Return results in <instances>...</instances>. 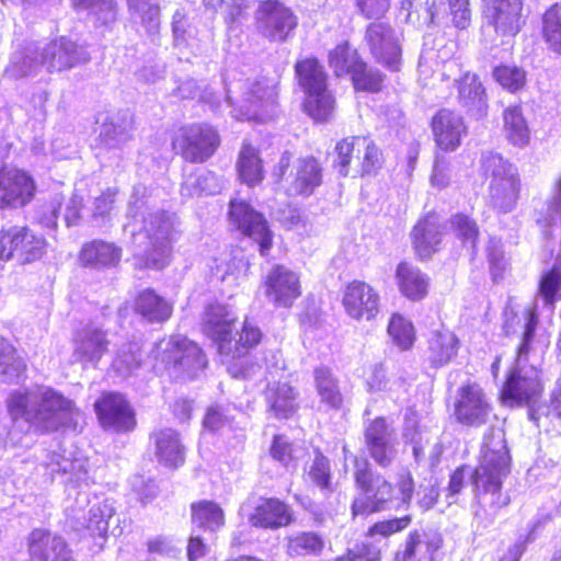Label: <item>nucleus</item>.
<instances>
[{
  "instance_id": "1",
  "label": "nucleus",
  "mask_w": 561,
  "mask_h": 561,
  "mask_svg": "<svg viewBox=\"0 0 561 561\" xmlns=\"http://www.w3.org/2000/svg\"><path fill=\"white\" fill-rule=\"evenodd\" d=\"M5 409L15 426L37 433L62 427L76 431L83 419L73 401L43 385L12 390L5 399Z\"/></svg>"
},
{
  "instance_id": "2",
  "label": "nucleus",
  "mask_w": 561,
  "mask_h": 561,
  "mask_svg": "<svg viewBox=\"0 0 561 561\" xmlns=\"http://www.w3.org/2000/svg\"><path fill=\"white\" fill-rule=\"evenodd\" d=\"M511 455L502 428L485 433L479 466L471 479L476 497L497 511L510 504V496L502 492L503 480L511 471Z\"/></svg>"
},
{
  "instance_id": "3",
  "label": "nucleus",
  "mask_w": 561,
  "mask_h": 561,
  "mask_svg": "<svg viewBox=\"0 0 561 561\" xmlns=\"http://www.w3.org/2000/svg\"><path fill=\"white\" fill-rule=\"evenodd\" d=\"M179 222L174 215L164 211L148 214L142 218V226L130 229L135 265L139 268L162 270L170 263L172 244L179 237Z\"/></svg>"
},
{
  "instance_id": "4",
  "label": "nucleus",
  "mask_w": 561,
  "mask_h": 561,
  "mask_svg": "<svg viewBox=\"0 0 561 561\" xmlns=\"http://www.w3.org/2000/svg\"><path fill=\"white\" fill-rule=\"evenodd\" d=\"M523 319L524 330L515 365L511 368L501 391V399L508 407L533 404L540 398L543 390L539 371L534 364H529V357L535 352L534 333L538 319L533 309L525 310Z\"/></svg>"
},
{
  "instance_id": "5",
  "label": "nucleus",
  "mask_w": 561,
  "mask_h": 561,
  "mask_svg": "<svg viewBox=\"0 0 561 561\" xmlns=\"http://www.w3.org/2000/svg\"><path fill=\"white\" fill-rule=\"evenodd\" d=\"M237 321L236 312L220 304L208 306L203 319V331L216 343L218 352L233 358L245 355L262 339L261 330L252 322L244 320L238 331Z\"/></svg>"
},
{
  "instance_id": "6",
  "label": "nucleus",
  "mask_w": 561,
  "mask_h": 561,
  "mask_svg": "<svg viewBox=\"0 0 561 561\" xmlns=\"http://www.w3.org/2000/svg\"><path fill=\"white\" fill-rule=\"evenodd\" d=\"M482 169L489 179V203L500 213L512 211L519 198L520 180L517 169L497 153H486Z\"/></svg>"
},
{
  "instance_id": "7",
  "label": "nucleus",
  "mask_w": 561,
  "mask_h": 561,
  "mask_svg": "<svg viewBox=\"0 0 561 561\" xmlns=\"http://www.w3.org/2000/svg\"><path fill=\"white\" fill-rule=\"evenodd\" d=\"M273 176L284 181L289 196H310L322 183V167L313 157L293 160V154L285 151L273 171Z\"/></svg>"
},
{
  "instance_id": "8",
  "label": "nucleus",
  "mask_w": 561,
  "mask_h": 561,
  "mask_svg": "<svg viewBox=\"0 0 561 561\" xmlns=\"http://www.w3.org/2000/svg\"><path fill=\"white\" fill-rule=\"evenodd\" d=\"M296 73L306 93V112L316 121H327L333 112L334 100L327 89L323 67L314 59H306L296 65Z\"/></svg>"
},
{
  "instance_id": "9",
  "label": "nucleus",
  "mask_w": 561,
  "mask_h": 561,
  "mask_svg": "<svg viewBox=\"0 0 561 561\" xmlns=\"http://www.w3.org/2000/svg\"><path fill=\"white\" fill-rule=\"evenodd\" d=\"M335 151L334 167L343 176L351 171L362 176L373 174L381 167V152L367 137L344 138L336 144Z\"/></svg>"
},
{
  "instance_id": "10",
  "label": "nucleus",
  "mask_w": 561,
  "mask_h": 561,
  "mask_svg": "<svg viewBox=\"0 0 561 561\" xmlns=\"http://www.w3.org/2000/svg\"><path fill=\"white\" fill-rule=\"evenodd\" d=\"M46 248L45 237L28 226L13 225L0 229V261L31 264L44 256Z\"/></svg>"
},
{
  "instance_id": "11",
  "label": "nucleus",
  "mask_w": 561,
  "mask_h": 561,
  "mask_svg": "<svg viewBox=\"0 0 561 561\" xmlns=\"http://www.w3.org/2000/svg\"><path fill=\"white\" fill-rule=\"evenodd\" d=\"M157 357L172 375L195 378L207 365L202 348L185 336H172L157 345Z\"/></svg>"
},
{
  "instance_id": "12",
  "label": "nucleus",
  "mask_w": 561,
  "mask_h": 561,
  "mask_svg": "<svg viewBox=\"0 0 561 561\" xmlns=\"http://www.w3.org/2000/svg\"><path fill=\"white\" fill-rule=\"evenodd\" d=\"M354 479L360 495L355 499L352 511L354 515H364L383 508L392 496V485L382 476L374 474L366 459L355 457Z\"/></svg>"
},
{
  "instance_id": "13",
  "label": "nucleus",
  "mask_w": 561,
  "mask_h": 561,
  "mask_svg": "<svg viewBox=\"0 0 561 561\" xmlns=\"http://www.w3.org/2000/svg\"><path fill=\"white\" fill-rule=\"evenodd\" d=\"M276 87L266 79L248 81L242 93V104L233 110V116L240 121L265 122L275 113Z\"/></svg>"
},
{
  "instance_id": "14",
  "label": "nucleus",
  "mask_w": 561,
  "mask_h": 561,
  "mask_svg": "<svg viewBox=\"0 0 561 561\" xmlns=\"http://www.w3.org/2000/svg\"><path fill=\"white\" fill-rule=\"evenodd\" d=\"M229 218L238 230L259 244L261 255L268 253L273 244V232L261 213L243 201H231Z\"/></svg>"
},
{
  "instance_id": "15",
  "label": "nucleus",
  "mask_w": 561,
  "mask_h": 561,
  "mask_svg": "<svg viewBox=\"0 0 561 561\" xmlns=\"http://www.w3.org/2000/svg\"><path fill=\"white\" fill-rule=\"evenodd\" d=\"M260 33L273 42H285L298 24L293 11L277 0L263 2L256 12Z\"/></svg>"
},
{
  "instance_id": "16",
  "label": "nucleus",
  "mask_w": 561,
  "mask_h": 561,
  "mask_svg": "<svg viewBox=\"0 0 561 561\" xmlns=\"http://www.w3.org/2000/svg\"><path fill=\"white\" fill-rule=\"evenodd\" d=\"M174 146L186 161L199 163L214 154L219 146V136L211 126L191 125L181 130Z\"/></svg>"
},
{
  "instance_id": "17",
  "label": "nucleus",
  "mask_w": 561,
  "mask_h": 561,
  "mask_svg": "<svg viewBox=\"0 0 561 561\" xmlns=\"http://www.w3.org/2000/svg\"><path fill=\"white\" fill-rule=\"evenodd\" d=\"M364 41L377 61L392 70L399 69L401 47L399 37L390 24L381 21L368 24Z\"/></svg>"
},
{
  "instance_id": "18",
  "label": "nucleus",
  "mask_w": 561,
  "mask_h": 561,
  "mask_svg": "<svg viewBox=\"0 0 561 561\" xmlns=\"http://www.w3.org/2000/svg\"><path fill=\"white\" fill-rule=\"evenodd\" d=\"M484 18L503 37L515 36L525 24L523 0H484Z\"/></svg>"
},
{
  "instance_id": "19",
  "label": "nucleus",
  "mask_w": 561,
  "mask_h": 561,
  "mask_svg": "<svg viewBox=\"0 0 561 561\" xmlns=\"http://www.w3.org/2000/svg\"><path fill=\"white\" fill-rule=\"evenodd\" d=\"M33 178L16 169L0 171V209H16L27 205L35 196Z\"/></svg>"
},
{
  "instance_id": "20",
  "label": "nucleus",
  "mask_w": 561,
  "mask_h": 561,
  "mask_svg": "<svg viewBox=\"0 0 561 561\" xmlns=\"http://www.w3.org/2000/svg\"><path fill=\"white\" fill-rule=\"evenodd\" d=\"M342 304L352 319L371 321L379 313L380 297L368 283L353 280L344 289Z\"/></svg>"
},
{
  "instance_id": "21",
  "label": "nucleus",
  "mask_w": 561,
  "mask_h": 561,
  "mask_svg": "<svg viewBox=\"0 0 561 561\" xmlns=\"http://www.w3.org/2000/svg\"><path fill=\"white\" fill-rule=\"evenodd\" d=\"M30 561H75L67 541L45 528H35L26 537Z\"/></svg>"
},
{
  "instance_id": "22",
  "label": "nucleus",
  "mask_w": 561,
  "mask_h": 561,
  "mask_svg": "<svg viewBox=\"0 0 561 561\" xmlns=\"http://www.w3.org/2000/svg\"><path fill=\"white\" fill-rule=\"evenodd\" d=\"M490 413L491 407L479 385L468 383L459 388L455 405V415L459 423L478 427L488 422Z\"/></svg>"
},
{
  "instance_id": "23",
  "label": "nucleus",
  "mask_w": 561,
  "mask_h": 561,
  "mask_svg": "<svg viewBox=\"0 0 561 561\" xmlns=\"http://www.w3.org/2000/svg\"><path fill=\"white\" fill-rule=\"evenodd\" d=\"M94 407L104 428L125 432L133 430L136 425L134 411L121 393H104Z\"/></svg>"
},
{
  "instance_id": "24",
  "label": "nucleus",
  "mask_w": 561,
  "mask_h": 561,
  "mask_svg": "<svg viewBox=\"0 0 561 561\" xmlns=\"http://www.w3.org/2000/svg\"><path fill=\"white\" fill-rule=\"evenodd\" d=\"M266 297L276 307H290L301 295L299 275L284 265L274 266L264 280Z\"/></svg>"
},
{
  "instance_id": "25",
  "label": "nucleus",
  "mask_w": 561,
  "mask_h": 561,
  "mask_svg": "<svg viewBox=\"0 0 561 561\" xmlns=\"http://www.w3.org/2000/svg\"><path fill=\"white\" fill-rule=\"evenodd\" d=\"M365 444L370 457L380 467L390 466L397 456L393 430L382 417H377L366 427Z\"/></svg>"
},
{
  "instance_id": "26",
  "label": "nucleus",
  "mask_w": 561,
  "mask_h": 561,
  "mask_svg": "<svg viewBox=\"0 0 561 561\" xmlns=\"http://www.w3.org/2000/svg\"><path fill=\"white\" fill-rule=\"evenodd\" d=\"M43 66L49 71H61L87 62L88 54L72 41L60 37L39 48Z\"/></svg>"
},
{
  "instance_id": "27",
  "label": "nucleus",
  "mask_w": 561,
  "mask_h": 561,
  "mask_svg": "<svg viewBox=\"0 0 561 561\" xmlns=\"http://www.w3.org/2000/svg\"><path fill=\"white\" fill-rule=\"evenodd\" d=\"M432 129L437 146L445 151L457 149L467 134L463 118L447 108L440 110L433 117Z\"/></svg>"
},
{
  "instance_id": "28",
  "label": "nucleus",
  "mask_w": 561,
  "mask_h": 561,
  "mask_svg": "<svg viewBox=\"0 0 561 561\" xmlns=\"http://www.w3.org/2000/svg\"><path fill=\"white\" fill-rule=\"evenodd\" d=\"M457 44L454 41H447L439 45L437 49H425L419 61V70L426 75L433 69L439 72L443 79H451L460 72V64L455 58Z\"/></svg>"
},
{
  "instance_id": "29",
  "label": "nucleus",
  "mask_w": 561,
  "mask_h": 561,
  "mask_svg": "<svg viewBox=\"0 0 561 561\" xmlns=\"http://www.w3.org/2000/svg\"><path fill=\"white\" fill-rule=\"evenodd\" d=\"M107 346L106 333L96 327L89 325L79 333L75 341L72 360L95 366L106 353Z\"/></svg>"
},
{
  "instance_id": "30",
  "label": "nucleus",
  "mask_w": 561,
  "mask_h": 561,
  "mask_svg": "<svg viewBox=\"0 0 561 561\" xmlns=\"http://www.w3.org/2000/svg\"><path fill=\"white\" fill-rule=\"evenodd\" d=\"M411 237L416 254L421 259L430 257L437 251L442 240V226L438 216L427 214L420 219L414 226Z\"/></svg>"
},
{
  "instance_id": "31",
  "label": "nucleus",
  "mask_w": 561,
  "mask_h": 561,
  "mask_svg": "<svg viewBox=\"0 0 561 561\" xmlns=\"http://www.w3.org/2000/svg\"><path fill=\"white\" fill-rule=\"evenodd\" d=\"M293 522V512L287 504L277 499H264L250 516L255 527L277 529Z\"/></svg>"
},
{
  "instance_id": "32",
  "label": "nucleus",
  "mask_w": 561,
  "mask_h": 561,
  "mask_svg": "<svg viewBox=\"0 0 561 561\" xmlns=\"http://www.w3.org/2000/svg\"><path fill=\"white\" fill-rule=\"evenodd\" d=\"M122 257V249L113 242L93 240L82 245L79 261L83 266L108 268L116 266Z\"/></svg>"
},
{
  "instance_id": "33",
  "label": "nucleus",
  "mask_w": 561,
  "mask_h": 561,
  "mask_svg": "<svg viewBox=\"0 0 561 561\" xmlns=\"http://www.w3.org/2000/svg\"><path fill=\"white\" fill-rule=\"evenodd\" d=\"M297 396L296 390L285 381L268 383L265 390L270 411L279 419H288L297 411Z\"/></svg>"
},
{
  "instance_id": "34",
  "label": "nucleus",
  "mask_w": 561,
  "mask_h": 561,
  "mask_svg": "<svg viewBox=\"0 0 561 561\" xmlns=\"http://www.w3.org/2000/svg\"><path fill=\"white\" fill-rule=\"evenodd\" d=\"M396 276L399 289L410 300H421L428 291V277L420 268L402 262L398 265Z\"/></svg>"
},
{
  "instance_id": "35",
  "label": "nucleus",
  "mask_w": 561,
  "mask_h": 561,
  "mask_svg": "<svg viewBox=\"0 0 561 561\" xmlns=\"http://www.w3.org/2000/svg\"><path fill=\"white\" fill-rule=\"evenodd\" d=\"M135 311L148 322H163L172 314V304L152 289H145L135 300Z\"/></svg>"
},
{
  "instance_id": "36",
  "label": "nucleus",
  "mask_w": 561,
  "mask_h": 561,
  "mask_svg": "<svg viewBox=\"0 0 561 561\" xmlns=\"http://www.w3.org/2000/svg\"><path fill=\"white\" fill-rule=\"evenodd\" d=\"M156 456L167 467L176 468L184 462V446L179 434L171 430H161L154 435Z\"/></svg>"
},
{
  "instance_id": "37",
  "label": "nucleus",
  "mask_w": 561,
  "mask_h": 561,
  "mask_svg": "<svg viewBox=\"0 0 561 561\" xmlns=\"http://www.w3.org/2000/svg\"><path fill=\"white\" fill-rule=\"evenodd\" d=\"M224 183L214 172L204 169H196L185 176L181 194L184 197L193 198L203 194L213 195L221 191Z\"/></svg>"
},
{
  "instance_id": "38",
  "label": "nucleus",
  "mask_w": 561,
  "mask_h": 561,
  "mask_svg": "<svg viewBox=\"0 0 561 561\" xmlns=\"http://www.w3.org/2000/svg\"><path fill=\"white\" fill-rule=\"evenodd\" d=\"M459 102L470 112L484 115L486 100L484 88L474 73L466 72L458 82Z\"/></svg>"
},
{
  "instance_id": "39",
  "label": "nucleus",
  "mask_w": 561,
  "mask_h": 561,
  "mask_svg": "<svg viewBox=\"0 0 561 561\" xmlns=\"http://www.w3.org/2000/svg\"><path fill=\"white\" fill-rule=\"evenodd\" d=\"M240 180L249 186L260 184L264 179V169L259 150L250 144H243L237 161Z\"/></svg>"
},
{
  "instance_id": "40",
  "label": "nucleus",
  "mask_w": 561,
  "mask_h": 561,
  "mask_svg": "<svg viewBox=\"0 0 561 561\" xmlns=\"http://www.w3.org/2000/svg\"><path fill=\"white\" fill-rule=\"evenodd\" d=\"M457 337L449 331H435L427 342V356L432 364L443 366L457 353Z\"/></svg>"
},
{
  "instance_id": "41",
  "label": "nucleus",
  "mask_w": 561,
  "mask_h": 561,
  "mask_svg": "<svg viewBox=\"0 0 561 561\" xmlns=\"http://www.w3.org/2000/svg\"><path fill=\"white\" fill-rule=\"evenodd\" d=\"M504 134L506 139L516 147H525L530 140V129L520 106H511L504 111Z\"/></svg>"
},
{
  "instance_id": "42",
  "label": "nucleus",
  "mask_w": 561,
  "mask_h": 561,
  "mask_svg": "<svg viewBox=\"0 0 561 561\" xmlns=\"http://www.w3.org/2000/svg\"><path fill=\"white\" fill-rule=\"evenodd\" d=\"M26 370V364L15 348L0 335V381L18 382Z\"/></svg>"
},
{
  "instance_id": "43",
  "label": "nucleus",
  "mask_w": 561,
  "mask_h": 561,
  "mask_svg": "<svg viewBox=\"0 0 561 561\" xmlns=\"http://www.w3.org/2000/svg\"><path fill=\"white\" fill-rule=\"evenodd\" d=\"M131 118L128 113L123 117L112 116L105 121L100 130V142L106 148H116L130 138Z\"/></svg>"
},
{
  "instance_id": "44",
  "label": "nucleus",
  "mask_w": 561,
  "mask_h": 561,
  "mask_svg": "<svg viewBox=\"0 0 561 561\" xmlns=\"http://www.w3.org/2000/svg\"><path fill=\"white\" fill-rule=\"evenodd\" d=\"M192 523L198 528L217 531L225 524L222 508L213 501H199L191 506Z\"/></svg>"
},
{
  "instance_id": "45",
  "label": "nucleus",
  "mask_w": 561,
  "mask_h": 561,
  "mask_svg": "<svg viewBox=\"0 0 561 561\" xmlns=\"http://www.w3.org/2000/svg\"><path fill=\"white\" fill-rule=\"evenodd\" d=\"M314 383L321 403L330 409L341 408L343 396L340 391L337 380L330 369L325 367L314 369Z\"/></svg>"
},
{
  "instance_id": "46",
  "label": "nucleus",
  "mask_w": 561,
  "mask_h": 561,
  "mask_svg": "<svg viewBox=\"0 0 561 561\" xmlns=\"http://www.w3.org/2000/svg\"><path fill=\"white\" fill-rule=\"evenodd\" d=\"M142 363V354L138 343L126 342L118 346L112 360V369L121 377L133 375Z\"/></svg>"
},
{
  "instance_id": "47",
  "label": "nucleus",
  "mask_w": 561,
  "mask_h": 561,
  "mask_svg": "<svg viewBox=\"0 0 561 561\" xmlns=\"http://www.w3.org/2000/svg\"><path fill=\"white\" fill-rule=\"evenodd\" d=\"M161 0H127L133 16L139 19L149 35L158 33L160 27Z\"/></svg>"
},
{
  "instance_id": "48",
  "label": "nucleus",
  "mask_w": 561,
  "mask_h": 561,
  "mask_svg": "<svg viewBox=\"0 0 561 561\" xmlns=\"http://www.w3.org/2000/svg\"><path fill=\"white\" fill-rule=\"evenodd\" d=\"M43 66L41 51L37 47H27L24 51L15 53L7 68L8 76L22 78L36 73Z\"/></svg>"
},
{
  "instance_id": "49",
  "label": "nucleus",
  "mask_w": 561,
  "mask_h": 561,
  "mask_svg": "<svg viewBox=\"0 0 561 561\" xmlns=\"http://www.w3.org/2000/svg\"><path fill=\"white\" fill-rule=\"evenodd\" d=\"M47 469L53 477L56 474L68 476L66 482L80 484L85 481L87 469L84 461L81 459L71 460L58 454H54L50 462L47 463Z\"/></svg>"
},
{
  "instance_id": "50",
  "label": "nucleus",
  "mask_w": 561,
  "mask_h": 561,
  "mask_svg": "<svg viewBox=\"0 0 561 561\" xmlns=\"http://www.w3.org/2000/svg\"><path fill=\"white\" fill-rule=\"evenodd\" d=\"M323 548V539L312 531H302L288 537L287 553L290 557L319 554Z\"/></svg>"
},
{
  "instance_id": "51",
  "label": "nucleus",
  "mask_w": 561,
  "mask_h": 561,
  "mask_svg": "<svg viewBox=\"0 0 561 561\" xmlns=\"http://www.w3.org/2000/svg\"><path fill=\"white\" fill-rule=\"evenodd\" d=\"M250 268L249 261L243 255H234L229 261L217 264L214 275L229 285H237L245 279Z\"/></svg>"
},
{
  "instance_id": "52",
  "label": "nucleus",
  "mask_w": 561,
  "mask_h": 561,
  "mask_svg": "<svg viewBox=\"0 0 561 561\" xmlns=\"http://www.w3.org/2000/svg\"><path fill=\"white\" fill-rule=\"evenodd\" d=\"M330 66L333 68L336 76L346 73L353 75L362 61L358 59L356 50L352 49L347 43L337 45L330 53Z\"/></svg>"
},
{
  "instance_id": "53",
  "label": "nucleus",
  "mask_w": 561,
  "mask_h": 561,
  "mask_svg": "<svg viewBox=\"0 0 561 561\" xmlns=\"http://www.w3.org/2000/svg\"><path fill=\"white\" fill-rule=\"evenodd\" d=\"M78 9L89 10L95 15L96 22L107 26L116 21V4L114 0H72Z\"/></svg>"
},
{
  "instance_id": "54",
  "label": "nucleus",
  "mask_w": 561,
  "mask_h": 561,
  "mask_svg": "<svg viewBox=\"0 0 561 561\" xmlns=\"http://www.w3.org/2000/svg\"><path fill=\"white\" fill-rule=\"evenodd\" d=\"M543 37L561 55V4H554L543 15Z\"/></svg>"
},
{
  "instance_id": "55",
  "label": "nucleus",
  "mask_w": 561,
  "mask_h": 561,
  "mask_svg": "<svg viewBox=\"0 0 561 561\" xmlns=\"http://www.w3.org/2000/svg\"><path fill=\"white\" fill-rule=\"evenodd\" d=\"M538 296L548 306L561 299V268L553 267L542 274L539 282Z\"/></svg>"
},
{
  "instance_id": "56",
  "label": "nucleus",
  "mask_w": 561,
  "mask_h": 561,
  "mask_svg": "<svg viewBox=\"0 0 561 561\" xmlns=\"http://www.w3.org/2000/svg\"><path fill=\"white\" fill-rule=\"evenodd\" d=\"M114 514L113 506L104 501L94 504L89 511L87 528L99 537H104L108 530V520Z\"/></svg>"
},
{
  "instance_id": "57",
  "label": "nucleus",
  "mask_w": 561,
  "mask_h": 561,
  "mask_svg": "<svg viewBox=\"0 0 561 561\" xmlns=\"http://www.w3.org/2000/svg\"><path fill=\"white\" fill-rule=\"evenodd\" d=\"M116 194V188H107L99 196L93 198L91 205L89 206V211L91 218L98 225H102L110 220L111 214L115 206Z\"/></svg>"
},
{
  "instance_id": "58",
  "label": "nucleus",
  "mask_w": 561,
  "mask_h": 561,
  "mask_svg": "<svg viewBox=\"0 0 561 561\" xmlns=\"http://www.w3.org/2000/svg\"><path fill=\"white\" fill-rule=\"evenodd\" d=\"M388 333L401 350L410 348L414 342L412 323L399 314L392 316L388 325Z\"/></svg>"
},
{
  "instance_id": "59",
  "label": "nucleus",
  "mask_w": 561,
  "mask_h": 561,
  "mask_svg": "<svg viewBox=\"0 0 561 561\" xmlns=\"http://www.w3.org/2000/svg\"><path fill=\"white\" fill-rule=\"evenodd\" d=\"M495 80L506 90L516 92L526 84V72L517 66H500L494 69Z\"/></svg>"
},
{
  "instance_id": "60",
  "label": "nucleus",
  "mask_w": 561,
  "mask_h": 561,
  "mask_svg": "<svg viewBox=\"0 0 561 561\" xmlns=\"http://www.w3.org/2000/svg\"><path fill=\"white\" fill-rule=\"evenodd\" d=\"M403 438L407 443L413 445V457L416 462H420L424 456V436L423 433L417 430V416L414 412H410L405 415Z\"/></svg>"
},
{
  "instance_id": "61",
  "label": "nucleus",
  "mask_w": 561,
  "mask_h": 561,
  "mask_svg": "<svg viewBox=\"0 0 561 561\" xmlns=\"http://www.w3.org/2000/svg\"><path fill=\"white\" fill-rule=\"evenodd\" d=\"M355 89L376 92L380 90L382 76L378 70L367 68L364 62L360 64L358 70L352 75Z\"/></svg>"
},
{
  "instance_id": "62",
  "label": "nucleus",
  "mask_w": 561,
  "mask_h": 561,
  "mask_svg": "<svg viewBox=\"0 0 561 561\" xmlns=\"http://www.w3.org/2000/svg\"><path fill=\"white\" fill-rule=\"evenodd\" d=\"M308 477L320 489L329 490L331 486L329 459L323 455L318 454L308 471Z\"/></svg>"
},
{
  "instance_id": "63",
  "label": "nucleus",
  "mask_w": 561,
  "mask_h": 561,
  "mask_svg": "<svg viewBox=\"0 0 561 561\" xmlns=\"http://www.w3.org/2000/svg\"><path fill=\"white\" fill-rule=\"evenodd\" d=\"M451 226L456 234L463 241L469 242L472 248L476 245L479 229L477 224L468 216L458 214L451 219Z\"/></svg>"
},
{
  "instance_id": "64",
  "label": "nucleus",
  "mask_w": 561,
  "mask_h": 561,
  "mask_svg": "<svg viewBox=\"0 0 561 561\" xmlns=\"http://www.w3.org/2000/svg\"><path fill=\"white\" fill-rule=\"evenodd\" d=\"M301 450L294 448L284 436H275L273 445L271 447L272 457L283 463L289 466V463L300 457Z\"/></svg>"
}]
</instances>
